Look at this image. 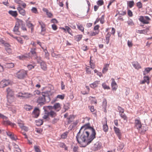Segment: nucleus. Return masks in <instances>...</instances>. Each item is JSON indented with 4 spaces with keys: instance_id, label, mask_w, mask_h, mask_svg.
<instances>
[{
    "instance_id": "1",
    "label": "nucleus",
    "mask_w": 152,
    "mask_h": 152,
    "mask_svg": "<svg viewBox=\"0 0 152 152\" xmlns=\"http://www.w3.org/2000/svg\"><path fill=\"white\" fill-rule=\"evenodd\" d=\"M96 135L95 129L91 126L89 123H88L81 127L76 138L80 146L85 147L95 138Z\"/></svg>"
},
{
    "instance_id": "2",
    "label": "nucleus",
    "mask_w": 152,
    "mask_h": 152,
    "mask_svg": "<svg viewBox=\"0 0 152 152\" xmlns=\"http://www.w3.org/2000/svg\"><path fill=\"white\" fill-rule=\"evenodd\" d=\"M50 91H46L42 93V96H39L37 100V102L40 105L43 104L45 102H48L50 100L49 97L51 94Z\"/></svg>"
},
{
    "instance_id": "3",
    "label": "nucleus",
    "mask_w": 152,
    "mask_h": 152,
    "mask_svg": "<svg viewBox=\"0 0 152 152\" xmlns=\"http://www.w3.org/2000/svg\"><path fill=\"white\" fill-rule=\"evenodd\" d=\"M135 125L137 127V129L138 130L139 132L141 133H144L146 131V129H144V127L142 128L141 123L140 120L136 119L134 121Z\"/></svg>"
},
{
    "instance_id": "4",
    "label": "nucleus",
    "mask_w": 152,
    "mask_h": 152,
    "mask_svg": "<svg viewBox=\"0 0 152 152\" xmlns=\"http://www.w3.org/2000/svg\"><path fill=\"white\" fill-rule=\"evenodd\" d=\"M16 77L20 79H23L27 75V71L23 69L20 70L15 74Z\"/></svg>"
},
{
    "instance_id": "5",
    "label": "nucleus",
    "mask_w": 152,
    "mask_h": 152,
    "mask_svg": "<svg viewBox=\"0 0 152 152\" xmlns=\"http://www.w3.org/2000/svg\"><path fill=\"white\" fill-rule=\"evenodd\" d=\"M6 92L7 93V97L8 101L12 102V101H11L10 98L11 97L13 99V96L14 95V91L10 88L9 87L7 88Z\"/></svg>"
},
{
    "instance_id": "6",
    "label": "nucleus",
    "mask_w": 152,
    "mask_h": 152,
    "mask_svg": "<svg viewBox=\"0 0 152 152\" xmlns=\"http://www.w3.org/2000/svg\"><path fill=\"white\" fill-rule=\"evenodd\" d=\"M45 108L50 116L52 118H54L57 115L56 112L50 108L49 106L46 107Z\"/></svg>"
},
{
    "instance_id": "7",
    "label": "nucleus",
    "mask_w": 152,
    "mask_h": 152,
    "mask_svg": "<svg viewBox=\"0 0 152 152\" xmlns=\"http://www.w3.org/2000/svg\"><path fill=\"white\" fill-rule=\"evenodd\" d=\"M115 29L113 28H112L111 32L110 33L109 32H108L106 36V42L107 44H108L110 42V38L111 36V34L114 35L115 33Z\"/></svg>"
},
{
    "instance_id": "8",
    "label": "nucleus",
    "mask_w": 152,
    "mask_h": 152,
    "mask_svg": "<svg viewBox=\"0 0 152 152\" xmlns=\"http://www.w3.org/2000/svg\"><path fill=\"white\" fill-rule=\"evenodd\" d=\"M50 108L53 109L57 112L59 111L61 109V107L60 104L57 103L55 104L53 106H49Z\"/></svg>"
},
{
    "instance_id": "9",
    "label": "nucleus",
    "mask_w": 152,
    "mask_h": 152,
    "mask_svg": "<svg viewBox=\"0 0 152 152\" xmlns=\"http://www.w3.org/2000/svg\"><path fill=\"white\" fill-rule=\"evenodd\" d=\"M139 20L143 23L148 24L149 23V21L150 20V18L148 16L144 17L141 16L139 18Z\"/></svg>"
},
{
    "instance_id": "10",
    "label": "nucleus",
    "mask_w": 152,
    "mask_h": 152,
    "mask_svg": "<svg viewBox=\"0 0 152 152\" xmlns=\"http://www.w3.org/2000/svg\"><path fill=\"white\" fill-rule=\"evenodd\" d=\"M10 82L9 80H2L0 82V88H3L10 85Z\"/></svg>"
},
{
    "instance_id": "11",
    "label": "nucleus",
    "mask_w": 152,
    "mask_h": 152,
    "mask_svg": "<svg viewBox=\"0 0 152 152\" xmlns=\"http://www.w3.org/2000/svg\"><path fill=\"white\" fill-rule=\"evenodd\" d=\"M15 2L18 4L19 5V7L21 8L20 10H22L23 9L25 8L26 6V4L20 0H14Z\"/></svg>"
},
{
    "instance_id": "12",
    "label": "nucleus",
    "mask_w": 152,
    "mask_h": 152,
    "mask_svg": "<svg viewBox=\"0 0 152 152\" xmlns=\"http://www.w3.org/2000/svg\"><path fill=\"white\" fill-rule=\"evenodd\" d=\"M38 22L41 26V34L42 35H44L45 34L44 32L46 31L45 24L44 23L41 21H39Z\"/></svg>"
},
{
    "instance_id": "13",
    "label": "nucleus",
    "mask_w": 152,
    "mask_h": 152,
    "mask_svg": "<svg viewBox=\"0 0 152 152\" xmlns=\"http://www.w3.org/2000/svg\"><path fill=\"white\" fill-rule=\"evenodd\" d=\"M112 82L111 83V85L112 90L115 91L118 88V86L115 80L113 78L111 79Z\"/></svg>"
},
{
    "instance_id": "14",
    "label": "nucleus",
    "mask_w": 152,
    "mask_h": 152,
    "mask_svg": "<svg viewBox=\"0 0 152 152\" xmlns=\"http://www.w3.org/2000/svg\"><path fill=\"white\" fill-rule=\"evenodd\" d=\"M99 85H100V81L97 80L91 84L90 86L91 88H94L97 87Z\"/></svg>"
},
{
    "instance_id": "15",
    "label": "nucleus",
    "mask_w": 152,
    "mask_h": 152,
    "mask_svg": "<svg viewBox=\"0 0 152 152\" xmlns=\"http://www.w3.org/2000/svg\"><path fill=\"white\" fill-rule=\"evenodd\" d=\"M65 97V95L64 94H63L62 95H58L56 97L53 99L51 103H53L55 102L56 101H58V99H61V100H63L64 99Z\"/></svg>"
},
{
    "instance_id": "16",
    "label": "nucleus",
    "mask_w": 152,
    "mask_h": 152,
    "mask_svg": "<svg viewBox=\"0 0 152 152\" xmlns=\"http://www.w3.org/2000/svg\"><path fill=\"white\" fill-rule=\"evenodd\" d=\"M32 114L34 118H37L39 115V109L37 108H35Z\"/></svg>"
},
{
    "instance_id": "17",
    "label": "nucleus",
    "mask_w": 152,
    "mask_h": 152,
    "mask_svg": "<svg viewBox=\"0 0 152 152\" xmlns=\"http://www.w3.org/2000/svg\"><path fill=\"white\" fill-rule=\"evenodd\" d=\"M114 129L115 133L118 136V138L120 139L121 134L120 132L119 129L118 128L116 127L115 126H114Z\"/></svg>"
},
{
    "instance_id": "18",
    "label": "nucleus",
    "mask_w": 152,
    "mask_h": 152,
    "mask_svg": "<svg viewBox=\"0 0 152 152\" xmlns=\"http://www.w3.org/2000/svg\"><path fill=\"white\" fill-rule=\"evenodd\" d=\"M26 25L28 28H31V33H32L34 31V25L31 23L29 21H27Z\"/></svg>"
},
{
    "instance_id": "19",
    "label": "nucleus",
    "mask_w": 152,
    "mask_h": 152,
    "mask_svg": "<svg viewBox=\"0 0 152 152\" xmlns=\"http://www.w3.org/2000/svg\"><path fill=\"white\" fill-rule=\"evenodd\" d=\"M101 143L99 142L96 143L94 145V148L96 150H98L99 149L101 146Z\"/></svg>"
},
{
    "instance_id": "20",
    "label": "nucleus",
    "mask_w": 152,
    "mask_h": 152,
    "mask_svg": "<svg viewBox=\"0 0 152 152\" xmlns=\"http://www.w3.org/2000/svg\"><path fill=\"white\" fill-rule=\"evenodd\" d=\"M75 118L74 116L73 115H70L67 118L68 124H69L71 123Z\"/></svg>"
},
{
    "instance_id": "21",
    "label": "nucleus",
    "mask_w": 152,
    "mask_h": 152,
    "mask_svg": "<svg viewBox=\"0 0 152 152\" xmlns=\"http://www.w3.org/2000/svg\"><path fill=\"white\" fill-rule=\"evenodd\" d=\"M133 66L136 69H139L141 68V66L139 63L137 61L134 62L132 63Z\"/></svg>"
},
{
    "instance_id": "22",
    "label": "nucleus",
    "mask_w": 152,
    "mask_h": 152,
    "mask_svg": "<svg viewBox=\"0 0 152 152\" xmlns=\"http://www.w3.org/2000/svg\"><path fill=\"white\" fill-rule=\"evenodd\" d=\"M24 23L22 20L19 19H17V21L16 23V25L19 27V26H21L22 25H24Z\"/></svg>"
},
{
    "instance_id": "23",
    "label": "nucleus",
    "mask_w": 152,
    "mask_h": 152,
    "mask_svg": "<svg viewBox=\"0 0 152 152\" xmlns=\"http://www.w3.org/2000/svg\"><path fill=\"white\" fill-rule=\"evenodd\" d=\"M119 115L121 118L123 119L124 121H125L126 122H127L128 118L126 115L124 113L120 114Z\"/></svg>"
},
{
    "instance_id": "24",
    "label": "nucleus",
    "mask_w": 152,
    "mask_h": 152,
    "mask_svg": "<svg viewBox=\"0 0 152 152\" xmlns=\"http://www.w3.org/2000/svg\"><path fill=\"white\" fill-rule=\"evenodd\" d=\"M93 69L90 67L89 66H87L86 68V71L87 73L88 74H91L92 72V70Z\"/></svg>"
},
{
    "instance_id": "25",
    "label": "nucleus",
    "mask_w": 152,
    "mask_h": 152,
    "mask_svg": "<svg viewBox=\"0 0 152 152\" xmlns=\"http://www.w3.org/2000/svg\"><path fill=\"white\" fill-rule=\"evenodd\" d=\"M99 32V31H97L96 30H94V31H91L90 32H88V34L91 36H95L98 34Z\"/></svg>"
},
{
    "instance_id": "26",
    "label": "nucleus",
    "mask_w": 152,
    "mask_h": 152,
    "mask_svg": "<svg viewBox=\"0 0 152 152\" xmlns=\"http://www.w3.org/2000/svg\"><path fill=\"white\" fill-rule=\"evenodd\" d=\"M6 67L8 68H13L14 66V64L12 63H7L5 65Z\"/></svg>"
},
{
    "instance_id": "27",
    "label": "nucleus",
    "mask_w": 152,
    "mask_h": 152,
    "mask_svg": "<svg viewBox=\"0 0 152 152\" xmlns=\"http://www.w3.org/2000/svg\"><path fill=\"white\" fill-rule=\"evenodd\" d=\"M19 27L15 25L13 31L17 35H20V32L18 31Z\"/></svg>"
},
{
    "instance_id": "28",
    "label": "nucleus",
    "mask_w": 152,
    "mask_h": 152,
    "mask_svg": "<svg viewBox=\"0 0 152 152\" xmlns=\"http://www.w3.org/2000/svg\"><path fill=\"white\" fill-rule=\"evenodd\" d=\"M83 37L82 35H77L74 37L75 40L77 42H79L81 40Z\"/></svg>"
},
{
    "instance_id": "29",
    "label": "nucleus",
    "mask_w": 152,
    "mask_h": 152,
    "mask_svg": "<svg viewBox=\"0 0 152 152\" xmlns=\"http://www.w3.org/2000/svg\"><path fill=\"white\" fill-rule=\"evenodd\" d=\"M77 28L78 29L81 31L82 32H84V28L82 24L80 23L77 24Z\"/></svg>"
},
{
    "instance_id": "30",
    "label": "nucleus",
    "mask_w": 152,
    "mask_h": 152,
    "mask_svg": "<svg viewBox=\"0 0 152 152\" xmlns=\"http://www.w3.org/2000/svg\"><path fill=\"white\" fill-rule=\"evenodd\" d=\"M40 66L41 68L44 70H45L47 69V66L46 63L44 61L41 62Z\"/></svg>"
},
{
    "instance_id": "31",
    "label": "nucleus",
    "mask_w": 152,
    "mask_h": 152,
    "mask_svg": "<svg viewBox=\"0 0 152 152\" xmlns=\"http://www.w3.org/2000/svg\"><path fill=\"white\" fill-rule=\"evenodd\" d=\"M24 108L27 111H30L32 109L33 107L30 105L26 104L24 106Z\"/></svg>"
},
{
    "instance_id": "32",
    "label": "nucleus",
    "mask_w": 152,
    "mask_h": 152,
    "mask_svg": "<svg viewBox=\"0 0 152 152\" xmlns=\"http://www.w3.org/2000/svg\"><path fill=\"white\" fill-rule=\"evenodd\" d=\"M69 134V132L66 131L62 134L61 135V137L62 139H65L66 138L67 135Z\"/></svg>"
},
{
    "instance_id": "33",
    "label": "nucleus",
    "mask_w": 152,
    "mask_h": 152,
    "mask_svg": "<svg viewBox=\"0 0 152 152\" xmlns=\"http://www.w3.org/2000/svg\"><path fill=\"white\" fill-rule=\"evenodd\" d=\"M9 13L14 17H16L17 15V13L16 11H13L12 10H10L9 12Z\"/></svg>"
},
{
    "instance_id": "34",
    "label": "nucleus",
    "mask_w": 152,
    "mask_h": 152,
    "mask_svg": "<svg viewBox=\"0 0 152 152\" xmlns=\"http://www.w3.org/2000/svg\"><path fill=\"white\" fill-rule=\"evenodd\" d=\"M36 48H31V49L30 52L32 54L36 56L37 55V53L36 51Z\"/></svg>"
},
{
    "instance_id": "35",
    "label": "nucleus",
    "mask_w": 152,
    "mask_h": 152,
    "mask_svg": "<svg viewBox=\"0 0 152 152\" xmlns=\"http://www.w3.org/2000/svg\"><path fill=\"white\" fill-rule=\"evenodd\" d=\"M152 69V68L147 67L145 68L144 71L143 72L144 75H145L146 74L149 73Z\"/></svg>"
},
{
    "instance_id": "36",
    "label": "nucleus",
    "mask_w": 152,
    "mask_h": 152,
    "mask_svg": "<svg viewBox=\"0 0 152 152\" xmlns=\"http://www.w3.org/2000/svg\"><path fill=\"white\" fill-rule=\"evenodd\" d=\"M109 66V64H106L102 70L103 73H105L108 70Z\"/></svg>"
},
{
    "instance_id": "37",
    "label": "nucleus",
    "mask_w": 152,
    "mask_h": 152,
    "mask_svg": "<svg viewBox=\"0 0 152 152\" xmlns=\"http://www.w3.org/2000/svg\"><path fill=\"white\" fill-rule=\"evenodd\" d=\"M32 96V95L28 93H23V99L27 98Z\"/></svg>"
},
{
    "instance_id": "38",
    "label": "nucleus",
    "mask_w": 152,
    "mask_h": 152,
    "mask_svg": "<svg viewBox=\"0 0 152 152\" xmlns=\"http://www.w3.org/2000/svg\"><path fill=\"white\" fill-rule=\"evenodd\" d=\"M0 42L2 44L4 45L5 47L10 46V45L9 44L6 43L5 41L2 40V39H0Z\"/></svg>"
},
{
    "instance_id": "39",
    "label": "nucleus",
    "mask_w": 152,
    "mask_h": 152,
    "mask_svg": "<svg viewBox=\"0 0 152 152\" xmlns=\"http://www.w3.org/2000/svg\"><path fill=\"white\" fill-rule=\"evenodd\" d=\"M14 38L16 39L21 44H23V41L21 38L20 37H15Z\"/></svg>"
},
{
    "instance_id": "40",
    "label": "nucleus",
    "mask_w": 152,
    "mask_h": 152,
    "mask_svg": "<svg viewBox=\"0 0 152 152\" xmlns=\"http://www.w3.org/2000/svg\"><path fill=\"white\" fill-rule=\"evenodd\" d=\"M134 4V1H130L128 2L127 5L129 7L131 8L133 6Z\"/></svg>"
},
{
    "instance_id": "41",
    "label": "nucleus",
    "mask_w": 152,
    "mask_h": 152,
    "mask_svg": "<svg viewBox=\"0 0 152 152\" xmlns=\"http://www.w3.org/2000/svg\"><path fill=\"white\" fill-rule=\"evenodd\" d=\"M36 125L38 126H40L42 125L43 123V121L42 120H38L36 121Z\"/></svg>"
},
{
    "instance_id": "42",
    "label": "nucleus",
    "mask_w": 152,
    "mask_h": 152,
    "mask_svg": "<svg viewBox=\"0 0 152 152\" xmlns=\"http://www.w3.org/2000/svg\"><path fill=\"white\" fill-rule=\"evenodd\" d=\"M37 44H38L41 47V48L44 50V51L45 53L46 54L47 53H48V51L46 49H44L42 47V43L41 42H40L39 41H37Z\"/></svg>"
},
{
    "instance_id": "43",
    "label": "nucleus",
    "mask_w": 152,
    "mask_h": 152,
    "mask_svg": "<svg viewBox=\"0 0 152 152\" xmlns=\"http://www.w3.org/2000/svg\"><path fill=\"white\" fill-rule=\"evenodd\" d=\"M34 148L35 152H41L39 146L34 145Z\"/></svg>"
},
{
    "instance_id": "44",
    "label": "nucleus",
    "mask_w": 152,
    "mask_h": 152,
    "mask_svg": "<svg viewBox=\"0 0 152 152\" xmlns=\"http://www.w3.org/2000/svg\"><path fill=\"white\" fill-rule=\"evenodd\" d=\"M65 27L66 28V30L68 32V33L70 35H72V30L70 28V27H68V26H65Z\"/></svg>"
},
{
    "instance_id": "45",
    "label": "nucleus",
    "mask_w": 152,
    "mask_h": 152,
    "mask_svg": "<svg viewBox=\"0 0 152 152\" xmlns=\"http://www.w3.org/2000/svg\"><path fill=\"white\" fill-rule=\"evenodd\" d=\"M45 11L46 12V14L48 17L50 18H51L53 17V15L52 13L50 12H48V10H45Z\"/></svg>"
},
{
    "instance_id": "46",
    "label": "nucleus",
    "mask_w": 152,
    "mask_h": 152,
    "mask_svg": "<svg viewBox=\"0 0 152 152\" xmlns=\"http://www.w3.org/2000/svg\"><path fill=\"white\" fill-rule=\"evenodd\" d=\"M127 23L128 25L130 26H133L134 25V23L133 21V20L130 19L129 20L127 21Z\"/></svg>"
},
{
    "instance_id": "47",
    "label": "nucleus",
    "mask_w": 152,
    "mask_h": 152,
    "mask_svg": "<svg viewBox=\"0 0 152 152\" xmlns=\"http://www.w3.org/2000/svg\"><path fill=\"white\" fill-rule=\"evenodd\" d=\"M143 80L148 84L149 83V78L148 76H144L143 77Z\"/></svg>"
},
{
    "instance_id": "48",
    "label": "nucleus",
    "mask_w": 152,
    "mask_h": 152,
    "mask_svg": "<svg viewBox=\"0 0 152 152\" xmlns=\"http://www.w3.org/2000/svg\"><path fill=\"white\" fill-rule=\"evenodd\" d=\"M118 14L121 15H124L126 14V11H123V10H120L118 12Z\"/></svg>"
},
{
    "instance_id": "49",
    "label": "nucleus",
    "mask_w": 152,
    "mask_h": 152,
    "mask_svg": "<svg viewBox=\"0 0 152 152\" xmlns=\"http://www.w3.org/2000/svg\"><path fill=\"white\" fill-rule=\"evenodd\" d=\"M102 86L103 88L104 89H110V88L109 86H107L105 83H102Z\"/></svg>"
},
{
    "instance_id": "50",
    "label": "nucleus",
    "mask_w": 152,
    "mask_h": 152,
    "mask_svg": "<svg viewBox=\"0 0 152 152\" xmlns=\"http://www.w3.org/2000/svg\"><path fill=\"white\" fill-rule=\"evenodd\" d=\"M16 96L23 99V93L21 92L18 93L16 94Z\"/></svg>"
},
{
    "instance_id": "51",
    "label": "nucleus",
    "mask_w": 152,
    "mask_h": 152,
    "mask_svg": "<svg viewBox=\"0 0 152 152\" xmlns=\"http://www.w3.org/2000/svg\"><path fill=\"white\" fill-rule=\"evenodd\" d=\"M49 115L48 112L45 113L43 116V118L44 119H49Z\"/></svg>"
},
{
    "instance_id": "52",
    "label": "nucleus",
    "mask_w": 152,
    "mask_h": 152,
    "mask_svg": "<svg viewBox=\"0 0 152 152\" xmlns=\"http://www.w3.org/2000/svg\"><path fill=\"white\" fill-rule=\"evenodd\" d=\"M149 30V28H146L145 30H138V32L140 34H145L147 33V32L146 31V30Z\"/></svg>"
},
{
    "instance_id": "53",
    "label": "nucleus",
    "mask_w": 152,
    "mask_h": 152,
    "mask_svg": "<svg viewBox=\"0 0 152 152\" xmlns=\"http://www.w3.org/2000/svg\"><path fill=\"white\" fill-rule=\"evenodd\" d=\"M103 130L104 132H106L108 130V128L107 124L103 125Z\"/></svg>"
},
{
    "instance_id": "54",
    "label": "nucleus",
    "mask_w": 152,
    "mask_h": 152,
    "mask_svg": "<svg viewBox=\"0 0 152 152\" xmlns=\"http://www.w3.org/2000/svg\"><path fill=\"white\" fill-rule=\"evenodd\" d=\"M60 146L61 147L64 148V149L66 150H67V147L66 146V145L64 143H61L60 144Z\"/></svg>"
},
{
    "instance_id": "55",
    "label": "nucleus",
    "mask_w": 152,
    "mask_h": 152,
    "mask_svg": "<svg viewBox=\"0 0 152 152\" xmlns=\"http://www.w3.org/2000/svg\"><path fill=\"white\" fill-rule=\"evenodd\" d=\"M118 109L119 110V114L124 113V109L118 106Z\"/></svg>"
},
{
    "instance_id": "56",
    "label": "nucleus",
    "mask_w": 152,
    "mask_h": 152,
    "mask_svg": "<svg viewBox=\"0 0 152 152\" xmlns=\"http://www.w3.org/2000/svg\"><path fill=\"white\" fill-rule=\"evenodd\" d=\"M9 47H6L5 50L7 53H12V50Z\"/></svg>"
},
{
    "instance_id": "57",
    "label": "nucleus",
    "mask_w": 152,
    "mask_h": 152,
    "mask_svg": "<svg viewBox=\"0 0 152 152\" xmlns=\"http://www.w3.org/2000/svg\"><path fill=\"white\" fill-rule=\"evenodd\" d=\"M104 4V1L103 0H99L97 2V4L101 6Z\"/></svg>"
},
{
    "instance_id": "58",
    "label": "nucleus",
    "mask_w": 152,
    "mask_h": 152,
    "mask_svg": "<svg viewBox=\"0 0 152 152\" xmlns=\"http://www.w3.org/2000/svg\"><path fill=\"white\" fill-rule=\"evenodd\" d=\"M6 123L8 125H10L12 126H14L15 124L14 123H12L10 121H6Z\"/></svg>"
},
{
    "instance_id": "59",
    "label": "nucleus",
    "mask_w": 152,
    "mask_h": 152,
    "mask_svg": "<svg viewBox=\"0 0 152 152\" xmlns=\"http://www.w3.org/2000/svg\"><path fill=\"white\" fill-rule=\"evenodd\" d=\"M137 6L138 8H141L142 7V3L141 2L139 1L137 3Z\"/></svg>"
},
{
    "instance_id": "60",
    "label": "nucleus",
    "mask_w": 152,
    "mask_h": 152,
    "mask_svg": "<svg viewBox=\"0 0 152 152\" xmlns=\"http://www.w3.org/2000/svg\"><path fill=\"white\" fill-rule=\"evenodd\" d=\"M127 45L129 47H132L133 45L132 41L128 40L127 41Z\"/></svg>"
},
{
    "instance_id": "61",
    "label": "nucleus",
    "mask_w": 152,
    "mask_h": 152,
    "mask_svg": "<svg viewBox=\"0 0 152 152\" xmlns=\"http://www.w3.org/2000/svg\"><path fill=\"white\" fill-rule=\"evenodd\" d=\"M104 15H102L101 18L99 19L100 22L102 24L104 22Z\"/></svg>"
},
{
    "instance_id": "62",
    "label": "nucleus",
    "mask_w": 152,
    "mask_h": 152,
    "mask_svg": "<svg viewBox=\"0 0 152 152\" xmlns=\"http://www.w3.org/2000/svg\"><path fill=\"white\" fill-rule=\"evenodd\" d=\"M18 124L19 125V127L21 129L23 127V126H24V124H23V122L22 121L18 122Z\"/></svg>"
},
{
    "instance_id": "63",
    "label": "nucleus",
    "mask_w": 152,
    "mask_h": 152,
    "mask_svg": "<svg viewBox=\"0 0 152 152\" xmlns=\"http://www.w3.org/2000/svg\"><path fill=\"white\" fill-rule=\"evenodd\" d=\"M19 13L23 15H24L26 14L25 10H19Z\"/></svg>"
},
{
    "instance_id": "64",
    "label": "nucleus",
    "mask_w": 152,
    "mask_h": 152,
    "mask_svg": "<svg viewBox=\"0 0 152 152\" xmlns=\"http://www.w3.org/2000/svg\"><path fill=\"white\" fill-rule=\"evenodd\" d=\"M90 68H92V69H94L95 68V65L93 63H92L91 61H90Z\"/></svg>"
}]
</instances>
